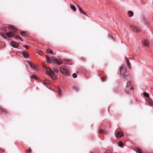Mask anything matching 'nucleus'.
Here are the masks:
<instances>
[{
  "instance_id": "nucleus-1",
  "label": "nucleus",
  "mask_w": 153,
  "mask_h": 153,
  "mask_svg": "<svg viewBox=\"0 0 153 153\" xmlns=\"http://www.w3.org/2000/svg\"><path fill=\"white\" fill-rule=\"evenodd\" d=\"M46 68V71L48 74L53 79L56 78V76L54 74H57L58 73V71L56 67H55L53 70H52L50 68Z\"/></svg>"
},
{
  "instance_id": "nucleus-2",
  "label": "nucleus",
  "mask_w": 153,
  "mask_h": 153,
  "mask_svg": "<svg viewBox=\"0 0 153 153\" xmlns=\"http://www.w3.org/2000/svg\"><path fill=\"white\" fill-rule=\"evenodd\" d=\"M126 66L124 65H123L120 67V71L121 74L123 76L124 78L125 79H127L128 78V76L124 74L126 72Z\"/></svg>"
},
{
  "instance_id": "nucleus-3",
  "label": "nucleus",
  "mask_w": 153,
  "mask_h": 153,
  "mask_svg": "<svg viewBox=\"0 0 153 153\" xmlns=\"http://www.w3.org/2000/svg\"><path fill=\"white\" fill-rule=\"evenodd\" d=\"M60 71L65 76H68L69 74V72L65 68H60Z\"/></svg>"
},
{
  "instance_id": "nucleus-4",
  "label": "nucleus",
  "mask_w": 153,
  "mask_h": 153,
  "mask_svg": "<svg viewBox=\"0 0 153 153\" xmlns=\"http://www.w3.org/2000/svg\"><path fill=\"white\" fill-rule=\"evenodd\" d=\"M130 28L136 33H139L140 31V28L137 27H134L133 25H131L130 26Z\"/></svg>"
},
{
  "instance_id": "nucleus-5",
  "label": "nucleus",
  "mask_w": 153,
  "mask_h": 153,
  "mask_svg": "<svg viewBox=\"0 0 153 153\" xmlns=\"http://www.w3.org/2000/svg\"><path fill=\"white\" fill-rule=\"evenodd\" d=\"M11 44L14 48H17L19 46V44L14 42H12L11 43Z\"/></svg>"
},
{
  "instance_id": "nucleus-6",
  "label": "nucleus",
  "mask_w": 153,
  "mask_h": 153,
  "mask_svg": "<svg viewBox=\"0 0 153 153\" xmlns=\"http://www.w3.org/2000/svg\"><path fill=\"white\" fill-rule=\"evenodd\" d=\"M6 35L8 37L11 38L14 35V34L13 32H9L6 33Z\"/></svg>"
},
{
  "instance_id": "nucleus-7",
  "label": "nucleus",
  "mask_w": 153,
  "mask_h": 153,
  "mask_svg": "<svg viewBox=\"0 0 153 153\" xmlns=\"http://www.w3.org/2000/svg\"><path fill=\"white\" fill-rule=\"evenodd\" d=\"M30 65L33 69L37 70L38 69V66L34 64L30 63Z\"/></svg>"
},
{
  "instance_id": "nucleus-8",
  "label": "nucleus",
  "mask_w": 153,
  "mask_h": 153,
  "mask_svg": "<svg viewBox=\"0 0 153 153\" xmlns=\"http://www.w3.org/2000/svg\"><path fill=\"white\" fill-rule=\"evenodd\" d=\"M142 43L144 46H147L149 45V42L146 40H143L142 41Z\"/></svg>"
},
{
  "instance_id": "nucleus-9",
  "label": "nucleus",
  "mask_w": 153,
  "mask_h": 153,
  "mask_svg": "<svg viewBox=\"0 0 153 153\" xmlns=\"http://www.w3.org/2000/svg\"><path fill=\"white\" fill-rule=\"evenodd\" d=\"M23 56L25 58H27L29 56V54L26 52H23L22 53Z\"/></svg>"
},
{
  "instance_id": "nucleus-10",
  "label": "nucleus",
  "mask_w": 153,
  "mask_h": 153,
  "mask_svg": "<svg viewBox=\"0 0 153 153\" xmlns=\"http://www.w3.org/2000/svg\"><path fill=\"white\" fill-rule=\"evenodd\" d=\"M126 64L127 65L128 67V68H131V67L130 64L129 62V60H128V58H127L126 57Z\"/></svg>"
},
{
  "instance_id": "nucleus-11",
  "label": "nucleus",
  "mask_w": 153,
  "mask_h": 153,
  "mask_svg": "<svg viewBox=\"0 0 153 153\" xmlns=\"http://www.w3.org/2000/svg\"><path fill=\"white\" fill-rule=\"evenodd\" d=\"M134 150L138 153H143L141 150L137 148H134Z\"/></svg>"
},
{
  "instance_id": "nucleus-12",
  "label": "nucleus",
  "mask_w": 153,
  "mask_h": 153,
  "mask_svg": "<svg viewBox=\"0 0 153 153\" xmlns=\"http://www.w3.org/2000/svg\"><path fill=\"white\" fill-rule=\"evenodd\" d=\"M123 135V133L122 132H119L117 134V136L119 137H121Z\"/></svg>"
},
{
  "instance_id": "nucleus-13",
  "label": "nucleus",
  "mask_w": 153,
  "mask_h": 153,
  "mask_svg": "<svg viewBox=\"0 0 153 153\" xmlns=\"http://www.w3.org/2000/svg\"><path fill=\"white\" fill-rule=\"evenodd\" d=\"M128 14L129 15L128 16L130 17H132L133 15V13L131 11H128Z\"/></svg>"
},
{
  "instance_id": "nucleus-14",
  "label": "nucleus",
  "mask_w": 153,
  "mask_h": 153,
  "mask_svg": "<svg viewBox=\"0 0 153 153\" xmlns=\"http://www.w3.org/2000/svg\"><path fill=\"white\" fill-rule=\"evenodd\" d=\"M46 60L47 62L48 63H51V59L49 58V57L47 56H46Z\"/></svg>"
},
{
  "instance_id": "nucleus-15",
  "label": "nucleus",
  "mask_w": 153,
  "mask_h": 153,
  "mask_svg": "<svg viewBox=\"0 0 153 153\" xmlns=\"http://www.w3.org/2000/svg\"><path fill=\"white\" fill-rule=\"evenodd\" d=\"M55 63L56 64L58 65H60L62 64V62L59 61L58 60L56 59Z\"/></svg>"
},
{
  "instance_id": "nucleus-16",
  "label": "nucleus",
  "mask_w": 153,
  "mask_h": 153,
  "mask_svg": "<svg viewBox=\"0 0 153 153\" xmlns=\"http://www.w3.org/2000/svg\"><path fill=\"white\" fill-rule=\"evenodd\" d=\"M70 7L74 11H75L76 10V8L74 5H71Z\"/></svg>"
},
{
  "instance_id": "nucleus-17",
  "label": "nucleus",
  "mask_w": 153,
  "mask_h": 153,
  "mask_svg": "<svg viewBox=\"0 0 153 153\" xmlns=\"http://www.w3.org/2000/svg\"><path fill=\"white\" fill-rule=\"evenodd\" d=\"M31 78L34 79L36 80H37L38 79L36 76L35 75H33L31 76Z\"/></svg>"
},
{
  "instance_id": "nucleus-18",
  "label": "nucleus",
  "mask_w": 153,
  "mask_h": 153,
  "mask_svg": "<svg viewBox=\"0 0 153 153\" xmlns=\"http://www.w3.org/2000/svg\"><path fill=\"white\" fill-rule=\"evenodd\" d=\"M7 27L10 30H13L15 29V27L12 26H9Z\"/></svg>"
},
{
  "instance_id": "nucleus-19",
  "label": "nucleus",
  "mask_w": 153,
  "mask_h": 153,
  "mask_svg": "<svg viewBox=\"0 0 153 153\" xmlns=\"http://www.w3.org/2000/svg\"><path fill=\"white\" fill-rule=\"evenodd\" d=\"M47 52L48 53H51L52 54H53V52L50 50H49V49H48L47 51Z\"/></svg>"
},
{
  "instance_id": "nucleus-20",
  "label": "nucleus",
  "mask_w": 153,
  "mask_h": 153,
  "mask_svg": "<svg viewBox=\"0 0 153 153\" xmlns=\"http://www.w3.org/2000/svg\"><path fill=\"white\" fill-rule=\"evenodd\" d=\"M58 92L59 93V96H61L62 95L61 90L59 88H58Z\"/></svg>"
},
{
  "instance_id": "nucleus-21",
  "label": "nucleus",
  "mask_w": 153,
  "mask_h": 153,
  "mask_svg": "<svg viewBox=\"0 0 153 153\" xmlns=\"http://www.w3.org/2000/svg\"><path fill=\"white\" fill-rule=\"evenodd\" d=\"M73 88L76 91H79V88L78 87L76 86H74Z\"/></svg>"
},
{
  "instance_id": "nucleus-22",
  "label": "nucleus",
  "mask_w": 153,
  "mask_h": 153,
  "mask_svg": "<svg viewBox=\"0 0 153 153\" xmlns=\"http://www.w3.org/2000/svg\"><path fill=\"white\" fill-rule=\"evenodd\" d=\"M118 145L120 147H122L123 146V143L121 142H120L118 143Z\"/></svg>"
},
{
  "instance_id": "nucleus-23",
  "label": "nucleus",
  "mask_w": 153,
  "mask_h": 153,
  "mask_svg": "<svg viewBox=\"0 0 153 153\" xmlns=\"http://www.w3.org/2000/svg\"><path fill=\"white\" fill-rule=\"evenodd\" d=\"M143 95L145 97H149V94L146 92H144L143 93Z\"/></svg>"
},
{
  "instance_id": "nucleus-24",
  "label": "nucleus",
  "mask_w": 153,
  "mask_h": 153,
  "mask_svg": "<svg viewBox=\"0 0 153 153\" xmlns=\"http://www.w3.org/2000/svg\"><path fill=\"white\" fill-rule=\"evenodd\" d=\"M149 105L150 106L153 107V101H149Z\"/></svg>"
},
{
  "instance_id": "nucleus-25",
  "label": "nucleus",
  "mask_w": 153,
  "mask_h": 153,
  "mask_svg": "<svg viewBox=\"0 0 153 153\" xmlns=\"http://www.w3.org/2000/svg\"><path fill=\"white\" fill-rule=\"evenodd\" d=\"M131 85V82L129 81H128L127 83L126 86L127 87H128L129 86H130Z\"/></svg>"
},
{
  "instance_id": "nucleus-26",
  "label": "nucleus",
  "mask_w": 153,
  "mask_h": 153,
  "mask_svg": "<svg viewBox=\"0 0 153 153\" xmlns=\"http://www.w3.org/2000/svg\"><path fill=\"white\" fill-rule=\"evenodd\" d=\"M101 78H102V81L104 82L105 81V80L106 79V77L105 76H103Z\"/></svg>"
},
{
  "instance_id": "nucleus-27",
  "label": "nucleus",
  "mask_w": 153,
  "mask_h": 153,
  "mask_svg": "<svg viewBox=\"0 0 153 153\" xmlns=\"http://www.w3.org/2000/svg\"><path fill=\"white\" fill-rule=\"evenodd\" d=\"M51 59L52 61L54 62H55L56 59L53 57H51Z\"/></svg>"
},
{
  "instance_id": "nucleus-28",
  "label": "nucleus",
  "mask_w": 153,
  "mask_h": 153,
  "mask_svg": "<svg viewBox=\"0 0 153 153\" xmlns=\"http://www.w3.org/2000/svg\"><path fill=\"white\" fill-rule=\"evenodd\" d=\"M77 8L78 9L80 12L82 10L81 8L77 4Z\"/></svg>"
},
{
  "instance_id": "nucleus-29",
  "label": "nucleus",
  "mask_w": 153,
  "mask_h": 153,
  "mask_svg": "<svg viewBox=\"0 0 153 153\" xmlns=\"http://www.w3.org/2000/svg\"><path fill=\"white\" fill-rule=\"evenodd\" d=\"M72 76L74 78H76L77 77V75L76 73H74L73 74Z\"/></svg>"
},
{
  "instance_id": "nucleus-30",
  "label": "nucleus",
  "mask_w": 153,
  "mask_h": 153,
  "mask_svg": "<svg viewBox=\"0 0 153 153\" xmlns=\"http://www.w3.org/2000/svg\"><path fill=\"white\" fill-rule=\"evenodd\" d=\"M80 12L82 13V14H84L85 15V16H87V15L85 13V12L83 11L82 10Z\"/></svg>"
},
{
  "instance_id": "nucleus-31",
  "label": "nucleus",
  "mask_w": 153,
  "mask_h": 153,
  "mask_svg": "<svg viewBox=\"0 0 153 153\" xmlns=\"http://www.w3.org/2000/svg\"><path fill=\"white\" fill-rule=\"evenodd\" d=\"M21 34L22 35H25V34H26V32H25V31H22L21 33Z\"/></svg>"
},
{
  "instance_id": "nucleus-32",
  "label": "nucleus",
  "mask_w": 153,
  "mask_h": 153,
  "mask_svg": "<svg viewBox=\"0 0 153 153\" xmlns=\"http://www.w3.org/2000/svg\"><path fill=\"white\" fill-rule=\"evenodd\" d=\"M44 83L45 85H48L49 84V83L47 82L46 80H45L44 81Z\"/></svg>"
},
{
  "instance_id": "nucleus-33",
  "label": "nucleus",
  "mask_w": 153,
  "mask_h": 153,
  "mask_svg": "<svg viewBox=\"0 0 153 153\" xmlns=\"http://www.w3.org/2000/svg\"><path fill=\"white\" fill-rule=\"evenodd\" d=\"M31 151V149L30 148L29 150H27V153H30Z\"/></svg>"
},
{
  "instance_id": "nucleus-34",
  "label": "nucleus",
  "mask_w": 153,
  "mask_h": 153,
  "mask_svg": "<svg viewBox=\"0 0 153 153\" xmlns=\"http://www.w3.org/2000/svg\"><path fill=\"white\" fill-rule=\"evenodd\" d=\"M12 31H13L14 32L16 33L17 31V29L15 27V29H14Z\"/></svg>"
},
{
  "instance_id": "nucleus-35",
  "label": "nucleus",
  "mask_w": 153,
  "mask_h": 153,
  "mask_svg": "<svg viewBox=\"0 0 153 153\" xmlns=\"http://www.w3.org/2000/svg\"><path fill=\"white\" fill-rule=\"evenodd\" d=\"M18 38L19 39L22 41H24V39L23 38H21L19 36L18 37Z\"/></svg>"
},
{
  "instance_id": "nucleus-36",
  "label": "nucleus",
  "mask_w": 153,
  "mask_h": 153,
  "mask_svg": "<svg viewBox=\"0 0 153 153\" xmlns=\"http://www.w3.org/2000/svg\"><path fill=\"white\" fill-rule=\"evenodd\" d=\"M0 34H1V35L2 36L3 38H4V39H5L6 38V37H5V36L4 35H3V34H2V33H1Z\"/></svg>"
},
{
  "instance_id": "nucleus-37",
  "label": "nucleus",
  "mask_w": 153,
  "mask_h": 153,
  "mask_svg": "<svg viewBox=\"0 0 153 153\" xmlns=\"http://www.w3.org/2000/svg\"><path fill=\"white\" fill-rule=\"evenodd\" d=\"M66 62H65L66 63L68 64V65H71V64H70V63H69V60H66Z\"/></svg>"
},
{
  "instance_id": "nucleus-38",
  "label": "nucleus",
  "mask_w": 153,
  "mask_h": 153,
  "mask_svg": "<svg viewBox=\"0 0 153 153\" xmlns=\"http://www.w3.org/2000/svg\"><path fill=\"white\" fill-rule=\"evenodd\" d=\"M23 46L26 49H27L28 48V46L27 45H24Z\"/></svg>"
},
{
  "instance_id": "nucleus-39",
  "label": "nucleus",
  "mask_w": 153,
  "mask_h": 153,
  "mask_svg": "<svg viewBox=\"0 0 153 153\" xmlns=\"http://www.w3.org/2000/svg\"><path fill=\"white\" fill-rule=\"evenodd\" d=\"M1 111H2V112H4V110L2 108H1Z\"/></svg>"
},
{
  "instance_id": "nucleus-40",
  "label": "nucleus",
  "mask_w": 153,
  "mask_h": 153,
  "mask_svg": "<svg viewBox=\"0 0 153 153\" xmlns=\"http://www.w3.org/2000/svg\"><path fill=\"white\" fill-rule=\"evenodd\" d=\"M14 37L15 38H17V36L16 35H14Z\"/></svg>"
},
{
  "instance_id": "nucleus-41",
  "label": "nucleus",
  "mask_w": 153,
  "mask_h": 153,
  "mask_svg": "<svg viewBox=\"0 0 153 153\" xmlns=\"http://www.w3.org/2000/svg\"><path fill=\"white\" fill-rule=\"evenodd\" d=\"M130 88H131V90H133V88L132 87H131Z\"/></svg>"
},
{
  "instance_id": "nucleus-42",
  "label": "nucleus",
  "mask_w": 153,
  "mask_h": 153,
  "mask_svg": "<svg viewBox=\"0 0 153 153\" xmlns=\"http://www.w3.org/2000/svg\"><path fill=\"white\" fill-rule=\"evenodd\" d=\"M100 133H102V131H101V130H100Z\"/></svg>"
},
{
  "instance_id": "nucleus-43",
  "label": "nucleus",
  "mask_w": 153,
  "mask_h": 153,
  "mask_svg": "<svg viewBox=\"0 0 153 153\" xmlns=\"http://www.w3.org/2000/svg\"><path fill=\"white\" fill-rule=\"evenodd\" d=\"M152 4H153V2H152Z\"/></svg>"
}]
</instances>
